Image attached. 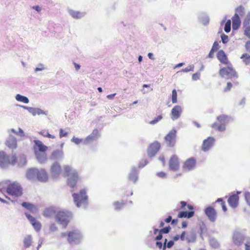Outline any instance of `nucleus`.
<instances>
[{"instance_id": "1", "label": "nucleus", "mask_w": 250, "mask_h": 250, "mask_svg": "<svg viewBox=\"0 0 250 250\" xmlns=\"http://www.w3.org/2000/svg\"><path fill=\"white\" fill-rule=\"evenodd\" d=\"M65 174L67 176V184L71 188H74L79 180V176L75 169H72L69 166H64Z\"/></svg>"}, {"instance_id": "2", "label": "nucleus", "mask_w": 250, "mask_h": 250, "mask_svg": "<svg viewBox=\"0 0 250 250\" xmlns=\"http://www.w3.org/2000/svg\"><path fill=\"white\" fill-rule=\"evenodd\" d=\"M230 118L225 115H221L217 117V122L212 124L211 127L220 132L225 131L226 125L230 121Z\"/></svg>"}, {"instance_id": "3", "label": "nucleus", "mask_w": 250, "mask_h": 250, "mask_svg": "<svg viewBox=\"0 0 250 250\" xmlns=\"http://www.w3.org/2000/svg\"><path fill=\"white\" fill-rule=\"evenodd\" d=\"M85 189H83L79 194L74 193L72 196L74 202L78 207L85 208L87 205V196Z\"/></svg>"}, {"instance_id": "4", "label": "nucleus", "mask_w": 250, "mask_h": 250, "mask_svg": "<svg viewBox=\"0 0 250 250\" xmlns=\"http://www.w3.org/2000/svg\"><path fill=\"white\" fill-rule=\"evenodd\" d=\"M72 217V213L66 210L58 211L56 214V221L65 228Z\"/></svg>"}, {"instance_id": "5", "label": "nucleus", "mask_w": 250, "mask_h": 250, "mask_svg": "<svg viewBox=\"0 0 250 250\" xmlns=\"http://www.w3.org/2000/svg\"><path fill=\"white\" fill-rule=\"evenodd\" d=\"M83 239V235L79 230L69 231L67 235V240L71 245H78Z\"/></svg>"}, {"instance_id": "6", "label": "nucleus", "mask_w": 250, "mask_h": 250, "mask_svg": "<svg viewBox=\"0 0 250 250\" xmlns=\"http://www.w3.org/2000/svg\"><path fill=\"white\" fill-rule=\"evenodd\" d=\"M16 161V156H7L4 151H0V167H6L9 164L15 165Z\"/></svg>"}, {"instance_id": "7", "label": "nucleus", "mask_w": 250, "mask_h": 250, "mask_svg": "<svg viewBox=\"0 0 250 250\" xmlns=\"http://www.w3.org/2000/svg\"><path fill=\"white\" fill-rule=\"evenodd\" d=\"M8 194L16 197L21 196L22 194V189L19 183L15 182L9 184L7 188Z\"/></svg>"}, {"instance_id": "8", "label": "nucleus", "mask_w": 250, "mask_h": 250, "mask_svg": "<svg viewBox=\"0 0 250 250\" xmlns=\"http://www.w3.org/2000/svg\"><path fill=\"white\" fill-rule=\"evenodd\" d=\"M219 74L222 78L227 79L237 77L236 71L230 66L221 68L220 70Z\"/></svg>"}, {"instance_id": "9", "label": "nucleus", "mask_w": 250, "mask_h": 250, "mask_svg": "<svg viewBox=\"0 0 250 250\" xmlns=\"http://www.w3.org/2000/svg\"><path fill=\"white\" fill-rule=\"evenodd\" d=\"M177 131L175 128L171 129L165 136V140L167 146H173L176 143Z\"/></svg>"}, {"instance_id": "10", "label": "nucleus", "mask_w": 250, "mask_h": 250, "mask_svg": "<svg viewBox=\"0 0 250 250\" xmlns=\"http://www.w3.org/2000/svg\"><path fill=\"white\" fill-rule=\"evenodd\" d=\"M245 239V235L240 231L235 230L233 232L232 241L235 245L240 246Z\"/></svg>"}, {"instance_id": "11", "label": "nucleus", "mask_w": 250, "mask_h": 250, "mask_svg": "<svg viewBox=\"0 0 250 250\" xmlns=\"http://www.w3.org/2000/svg\"><path fill=\"white\" fill-rule=\"evenodd\" d=\"M196 166V160L195 158L191 157L188 159L184 163L182 168L184 171L188 172L192 170Z\"/></svg>"}, {"instance_id": "12", "label": "nucleus", "mask_w": 250, "mask_h": 250, "mask_svg": "<svg viewBox=\"0 0 250 250\" xmlns=\"http://www.w3.org/2000/svg\"><path fill=\"white\" fill-rule=\"evenodd\" d=\"M20 107L27 110L29 113H30L33 116H35L36 115H45L47 114V111H44L40 108H34L31 107H28L22 105H18Z\"/></svg>"}, {"instance_id": "13", "label": "nucleus", "mask_w": 250, "mask_h": 250, "mask_svg": "<svg viewBox=\"0 0 250 250\" xmlns=\"http://www.w3.org/2000/svg\"><path fill=\"white\" fill-rule=\"evenodd\" d=\"M99 137L100 134L98 130L97 129H94L92 133L84 139V145H88L96 141Z\"/></svg>"}, {"instance_id": "14", "label": "nucleus", "mask_w": 250, "mask_h": 250, "mask_svg": "<svg viewBox=\"0 0 250 250\" xmlns=\"http://www.w3.org/2000/svg\"><path fill=\"white\" fill-rule=\"evenodd\" d=\"M169 168L174 171L179 169L180 165L178 157L176 155H172L169 161Z\"/></svg>"}, {"instance_id": "15", "label": "nucleus", "mask_w": 250, "mask_h": 250, "mask_svg": "<svg viewBox=\"0 0 250 250\" xmlns=\"http://www.w3.org/2000/svg\"><path fill=\"white\" fill-rule=\"evenodd\" d=\"M214 143V138L212 137H208L203 141L202 145V150L204 152L208 151L213 146Z\"/></svg>"}, {"instance_id": "16", "label": "nucleus", "mask_w": 250, "mask_h": 250, "mask_svg": "<svg viewBox=\"0 0 250 250\" xmlns=\"http://www.w3.org/2000/svg\"><path fill=\"white\" fill-rule=\"evenodd\" d=\"M205 213L210 222H214L215 221L217 213L213 208L211 206L207 207L205 209Z\"/></svg>"}, {"instance_id": "17", "label": "nucleus", "mask_w": 250, "mask_h": 250, "mask_svg": "<svg viewBox=\"0 0 250 250\" xmlns=\"http://www.w3.org/2000/svg\"><path fill=\"white\" fill-rule=\"evenodd\" d=\"M182 108L180 105H175L171 111V119L173 121L177 120L181 115Z\"/></svg>"}, {"instance_id": "18", "label": "nucleus", "mask_w": 250, "mask_h": 250, "mask_svg": "<svg viewBox=\"0 0 250 250\" xmlns=\"http://www.w3.org/2000/svg\"><path fill=\"white\" fill-rule=\"evenodd\" d=\"M61 172V167L58 162H55L51 167V174L53 178L58 177Z\"/></svg>"}, {"instance_id": "19", "label": "nucleus", "mask_w": 250, "mask_h": 250, "mask_svg": "<svg viewBox=\"0 0 250 250\" xmlns=\"http://www.w3.org/2000/svg\"><path fill=\"white\" fill-rule=\"evenodd\" d=\"M160 147V144L157 142L151 144L147 150L148 156L150 157L154 156L159 150Z\"/></svg>"}, {"instance_id": "20", "label": "nucleus", "mask_w": 250, "mask_h": 250, "mask_svg": "<svg viewBox=\"0 0 250 250\" xmlns=\"http://www.w3.org/2000/svg\"><path fill=\"white\" fill-rule=\"evenodd\" d=\"M37 173L36 180L43 183H45L48 181V174L45 169L42 168L38 169Z\"/></svg>"}, {"instance_id": "21", "label": "nucleus", "mask_w": 250, "mask_h": 250, "mask_svg": "<svg viewBox=\"0 0 250 250\" xmlns=\"http://www.w3.org/2000/svg\"><path fill=\"white\" fill-rule=\"evenodd\" d=\"M38 169L37 168H31L28 169L26 173V178L30 181L36 180L37 175L38 174Z\"/></svg>"}, {"instance_id": "22", "label": "nucleus", "mask_w": 250, "mask_h": 250, "mask_svg": "<svg viewBox=\"0 0 250 250\" xmlns=\"http://www.w3.org/2000/svg\"><path fill=\"white\" fill-rule=\"evenodd\" d=\"M6 145L10 148H16L17 146V140L16 138L14 136L9 134L6 141Z\"/></svg>"}, {"instance_id": "23", "label": "nucleus", "mask_w": 250, "mask_h": 250, "mask_svg": "<svg viewBox=\"0 0 250 250\" xmlns=\"http://www.w3.org/2000/svg\"><path fill=\"white\" fill-rule=\"evenodd\" d=\"M35 153L38 161L40 164L44 163L47 160V155L45 152H40L36 150L35 147Z\"/></svg>"}, {"instance_id": "24", "label": "nucleus", "mask_w": 250, "mask_h": 250, "mask_svg": "<svg viewBox=\"0 0 250 250\" xmlns=\"http://www.w3.org/2000/svg\"><path fill=\"white\" fill-rule=\"evenodd\" d=\"M68 13L74 19H79L83 17L86 13L84 12H80L79 11H75L71 9H68Z\"/></svg>"}, {"instance_id": "25", "label": "nucleus", "mask_w": 250, "mask_h": 250, "mask_svg": "<svg viewBox=\"0 0 250 250\" xmlns=\"http://www.w3.org/2000/svg\"><path fill=\"white\" fill-rule=\"evenodd\" d=\"M138 172L137 168L133 167L131 168V170L129 174V179L130 181H132L133 183H136L138 179Z\"/></svg>"}, {"instance_id": "26", "label": "nucleus", "mask_w": 250, "mask_h": 250, "mask_svg": "<svg viewBox=\"0 0 250 250\" xmlns=\"http://www.w3.org/2000/svg\"><path fill=\"white\" fill-rule=\"evenodd\" d=\"M58 211L55 207H50L44 210L43 215L46 217H51L55 215L56 216Z\"/></svg>"}, {"instance_id": "27", "label": "nucleus", "mask_w": 250, "mask_h": 250, "mask_svg": "<svg viewBox=\"0 0 250 250\" xmlns=\"http://www.w3.org/2000/svg\"><path fill=\"white\" fill-rule=\"evenodd\" d=\"M239 197L238 195L234 194L230 196L228 199V203L230 206L236 208L237 206Z\"/></svg>"}, {"instance_id": "28", "label": "nucleus", "mask_w": 250, "mask_h": 250, "mask_svg": "<svg viewBox=\"0 0 250 250\" xmlns=\"http://www.w3.org/2000/svg\"><path fill=\"white\" fill-rule=\"evenodd\" d=\"M23 246L25 249L29 248L33 243V237L31 235H26L23 239Z\"/></svg>"}, {"instance_id": "29", "label": "nucleus", "mask_w": 250, "mask_h": 250, "mask_svg": "<svg viewBox=\"0 0 250 250\" xmlns=\"http://www.w3.org/2000/svg\"><path fill=\"white\" fill-rule=\"evenodd\" d=\"M217 57L220 62L224 64H228V60L227 57L222 50H219L217 54Z\"/></svg>"}, {"instance_id": "30", "label": "nucleus", "mask_w": 250, "mask_h": 250, "mask_svg": "<svg viewBox=\"0 0 250 250\" xmlns=\"http://www.w3.org/2000/svg\"><path fill=\"white\" fill-rule=\"evenodd\" d=\"M232 28L233 30H237L240 25L241 21L239 16L234 14L232 18Z\"/></svg>"}, {"instance_id": "31", "label": "nucleus", "mask_w": 250, "mask_h": 250, "mask_svg": "<svg viewBox=\"0 0 250 250\" xmlns=\"http://www.w3.org/2000/svg\"><path fill=\"white\" fill-rule=\"evenodd\" d=\"M34 142L35 143V145L38 148V151H39L40 152H45V151L47 149V147L43 145V144L39 140H34Z\"/></svg>"}, {"instance_id": "32", "label": "nucleus", "mask_w": 250, "mask_h": 250, "mask_svg": "<svg viewBox=\"0 0 250 250\" xmlns=\"http://www.w3.org/2000/svg\"><path fill=\"white\" fill-rule=\"evenodd\" d=\"M22 206L29 211L35 212L37 210L36 208L32 204L24 202L21 204Z\"/></svg>"}, {"instance_id": "33", "label": "nucleus", "mask_w": 250, "mask_h": 250, "mask_svg": "<svg viewBox=\"0 0 250 250\" xmlns=\"http://www.w3.org/2000/svg\"><path fill=\"white\" fill-rule=\"evenodd\" d=\"M15 99L17 101L22 102L24 104H28L29 102V100L27 97L19 94L16 95Z\"/></svg>"}, {"instance_id": "34", "label": "nucleus", "mask_w": 250, "mask_h": 250, "mask_svg": "<svg viewBox=\"0 0 250 250\" xmlns=\"http://www.w3.org/2000/svg\"><path fill=\"white\" fill-rule=\"evenodd\" d=\"M63 157V152L62 151L57 150L53 151L52 153V158L53 159H61Z\"/></svg>"}, {"instance_id": "35", "label": "nucleus", "mask_w": 250, "mask_h": 250, "mask_svg": "<svg viewBox=\"0 0 250 250\" xmlns=\"http://www.w3.org/2000/svg\"><path fill=\"white\" fill-rule=\"evenodd\" d=\"M186 240L188 242H194L196 240V236L193 233H190L187 235Z\"/></svg>"}, {"instance_id": "36", "label": "nucleus", "mask_w": 250, "mask_h": 250, "mask_svg": "<svg viewBox=\"0 0 250 250\" xmlns=\"http://www.w3.org/2000/svg\"><path fill=\"white\" fill-rule=\"evenodd\" d=\"M240 58L241 59H243V62L246 65H248L250 63V56L248 54H247V53L243 54L241 56Z\"/></svg>"}, {"instance_id": "37", "label": "nucleus", "mask_w": 250, "mask_h": 250, "mask_svg": "<svg viewBox=\"0 0 250 250\" xmlns=\"http://www.w3.org/2000/svg\"><path fill=\"white\" fill-rule=\"evenodd\" d=\"M124 205L125 203H124L123 201L121 202H115L113 203V205L116 210H119L123 208Z\"/></svg>"}, {"instance_id": "38", "label": "nucleus", "mask_w": 250, "mask_h": 250, "mask_svg": "<svg viewBox=\"0 0 250 250\" xmlns=\"http://www.w3.org/2000/svg\"><path fill=\"white\" fill-rule=\"evenodd\" d=\"M71 141L77 145H78L80 144L84 145V139H80L79 138H77L75 136H73V138L71 139Z\"/></svg>"}, {"instance_id": "39", "label": "nucleus", "mask_w": 250, "mask_h": 250, "mask_svg": "<svg viewBox=\"0 0 250 250\" xmlns=\"http://www.w3.org/2000/svg\"><path fill=\"white\" fill-rule=\"evenodd\" d=\"M201 21L203 23V24L206 25L207 24L209 21V18L208 15L206 14H203L200 18Z\"/></svg>"}, {"instance_id": "40", "label": "nucleus", "mask_w": 250, "mask_h": 250, "mask_svg": "<svg viewBox=\"0 0 250 250\" xmlns=\"http://www.w3.org/2000/svg\"><path fill=\"white\" fill-rule=\"evenodd\" d=\"M167 242V239H166L165 240L164 245H163V250H165L167 247L168 248H171L174 245V242L172 240H170L169 242H168V243H167V244L166 245Z\"/></svg>"}, {"instance_id": "41", "label": "nucleus", "mask_w": 250, "mask_h": 250, "mask_svg": "<svg viewBox=\"0 0 250 250\" xmlns=\"http://www.w3.org/2000/svg\"><path fill=\"white\" fill-rule=\"evenodd\" d=\"M231 29V21L229 20L227 21L225 23L224 27V30L226 33H229L230 32Z\"/></svg>"}, {"instance_id": "42", "label": "nucleus", "mask_w": 250, "mask_h": 250, "mask_svg": "<svg viewBox=\"0 0 250 250\" xmlns=\"http://www.w3.org/2000/svg\"><path fill=\"white\" fill-rule=\"evenodd\" d=\"M33 227H34V229L37 231H39L41 229V223L36 220V221L34 222L33 223L31 224Z\"/></svg>"}, {"instance_id": "43", "label": "nucleus", "mask_w": 250, "mask_h": 250, "mask_svg": "<svg viewBox=\"0 0 250 250\" xmlns=\"http://www.w3.org/2000/svg\"><path fill=\"white\" fill-rule=\"evenodd\" d=\"M244 13V8L242 6H240L236 8L235 14H237V16L240 15H242Z\"/></svg>"}, {"instance_id": "44", "label": "nucleus", "mask_w": 250, "mask_h": 250, "mask_svg": "<svg viewBox=\"0 0 250 250\" xmlns=\"http://www.w3.org/2000/svg\"><path fill=\"white\" fill-rule=\"evenodd\" d=\"M177 93L176 89H173L172 91V103L175 104L177 103Z\"/></svg>"}, {"instance_id": "45", "label": "nucleus", "mask_w": 250, "mask_h": 250, "mask_svg": "<svg viewBox=\"0 0 250 250\" xmlns=\"http://www.w3.org/2000/svg\"><path fill=\"white\" fill-rule=\"evenodd\" d=\"M40 134L42 135L44 137H48L49 138L54 139L55 138V136L49 134L47 131H42L40 132Z\"/></svg>"}, {"instance_id": "46", "label": "nucleus", "mask_w": 250, "mask_h": 250, "mask_svg": "<svg viewBox=\"0 0 250 250\" xmlns=\"http://www.w3.org/2000/svg\"><path fill=\"white\" fill-rule=\"evenodd\" d=\"M194 65H190L188 66V67H186L184 69H182L180 72H188L189 71H193L194 70Z\"/></svg>"}, {"instance_id": "47", "label": "nucleus", "mask_w": 250, "mask_h": 250, "mask_svg": "<svg viewBox=\"0 0 250 250\" xmlns=\"http://www.w3.org/2000/svg\"><path fill=\"white\" fill-rule=\"evenodd\" d=\"M45 69L44 65L42 63H39L37 65V67L34 69V71L37 72L38 71H41Z\"/></svg>"}, {"instance_id": "48", "label": "nucleus", "mask_w": 250, "mask_h": 250, "mask_svg": "<svg viewBox=\"0 0 250 250\" xmlns=\"http://www.w3.org/2000/svg\"><path fill=\"white\" fill-rule=\"evenodd\" d=\"M163 118V117L162 115H159L156 118H155L154 120H152L149 122V124L151 125H155L156 123H157L159 121H161Z\"/></svg>"}, {"instance_id": "49", "label": "nucleus", "mask_w": 250, "mask_h": 250, "mask_svg": "<svg viewBox=\"0 0 250 250\" xmlns=\"http://www.w3.org/2000/svg\"><path fill=\"white\" fill-rule=\"evenodd\" d=\"M209 243L210 246L213 248H217L219 247V244L218 242L214 239H210Z\"/></svg>"}, {"instance_id": "50", "label": "nucleus", "mask_w": 250, "mask_h": 250, "mask_svg": "<svg viewBox=\"0 0 250 250\" xmlns=\"http://www.w3.org/2000/svg\"><path fill=\"white\" fill-rule=\"evenodd\" d=\"M26 163V160L25 155H22L20 158L19 165L21 166H23Z\"/></svg>"}, {"instance_id": "51", "label": "nucleus", "mask_w": 250, "mask_h": 250, "mask_svg": "<svg viewBox=\"0 0 250 250\" xmlns=\"http://www.w3.org/2000/svg\"><path fill=\"white\" fill-rule=\"evenodd\" d=\"M216 202H220V203H221V206H222V209H223V210L224 211H226L227 210V207H226V205H225V202H223V201L222 199H221V198H218V199L216 200Z\"/></svg>"}, {"instance_id": "52", "label": "nucleus", "mask_w": 250, "mask_h": 250, "mask_svg": "<svg viewBox=\"0 0 250 250\" xmlns=\"http://www.w3.org/2000/svg\"><path fill=\"white\" fill-rule=\"evenodd\" d=\"M25 215L27 218L28 220L30 221L31 224L33 223L34 222L36 221V219L34 217L32 216L30 214L27 213H25Z\"/></svg>"}, {"instance_id": "53", "label": "nucleus", "mask_w": 250, "mask_h": 250, "mask_svg": "<svg viewBox=\"0 0 250 250\" xmlns=\"http://www.w3.org/2000/svg\"><path fill=\"white\" fill-rule=\"evenodd\" d=\"M244 34L250 39V25L246 27L244 30Z\"/></svg>"}, {"instance_id": "54", "label": "nucleus", "mask_w": 250, "mask_h": 250, "mask_svg": "<svg viewBox=\"0 0 250 250\" xmlns=\"http://www.w3.org/2000/svg\"><path fill=\"white\" fill-rule=\"evenodd\" d=\"M221 40L224 44L227 43L229 41L228 36L224 34H222Z\"/></svg>"}, {"instance_id": "55", "label": "nucleus", "mask_w": 250, "mask_h": 250, "mask_svg": "<svg viewBox=\"0 0 250 250\" xmlns=\"http://www.w3.org/2000/svg\"><path fill=\"white\" fill-rule=\"evenodd\" d=\"M200 72H197L192 75V79L193 81H197L200 79Z\"/></svg>"}, {"instance_id": "56", "label": "nucleus", "mask_w": 250, "mask_h": 250, "mask_svg": "<svg viewBox=\"0 0 250 250\" xmlns=\"http://www.w3.org/2000/svg\"><path fill=\"white\" fill-rule=\"evenodd\" d=\"M245 198L249 206H250V192H247L245 193Z\"/></svg>"}, {"instance_id": "57", "label": "nucleus", "mask_w": 250, "mask_h": 250, "mask_svg": "<svg viewBox=\"0 0 250 250\" xmlns=\"http://www.w3.org/2000/svg\"><path fill=\"white\" fill-rule=\"evenodd\" d=\"M245 250H250V238H248L246 240V242L245 244Z\"/></svg>"}, {"instance_id": "58", "label": "nucleus", "mask_w": 250, "mask_h": 250, "mask_svg": "<svg viewBox=\"0 0 250 250\" xmlns=\"http://www.w3.org/2000/svg\"><path fill=\"white\" fill-rule=\"evenodd\" d=\"M170 229V227L169 226H168V227H165L164 228H163L162 229H161L160 231L162 233L167 234V233H168L169 232Z\"/></svg>"}, {"instance_id": "59", "label": "nucleus", "mask_w": 250, "mask_h": 250, "mask_svg": "<svg viewBox=\"0 0 250 250\" xmlns=\"http://www.w3.org/2000/svg\"><path fill=\"white\" fill-rule=\"evenodd\" d=\"M178 216L179 218H187V211L180 212Z\"/></svg>"}, {"instance_id": "60", "label": "nucleus", "mask_w": 250, "mask_h": 250, "mask_svg": "<svg viewBox=\"0 0 250 250\" xmlns=\"http://www.w3.org/2000/svg\"><path fill=\"white\" fill-rule=\"evenodd\" d=\"M148 163V162L146 160H142L140 161L139 164V167H145L147 164Z\"/></svg>"}, {"instance_id": "61", "label": "nucleus", "mask_w": 250, "mask_h": 250, "mask_svg": "<svg viewBox=\"0 0 250 250\" xmlns=\"http://www.w3.org/2000/svg\"><path fill=\"white\" fill-rule=\"evenodd\" d=\"M68 134L67 132H64L62 129H60V137L62 138L63 137H65Z\"/></svg>"}, {"instance_id": "62", "label": "nucleus", "mask_w": 250, "mask_h": 250, "mask_svg": "<svg viewBox=\"0 0 250 250\" xmlns=\"http://www.w3.org/2000/svg\"><path fill=\"white\" fill-rule=\"evenodd\" d=\"M219 48V44L217 42H215L213 44L211 49H213L215 51L218 50Z\"/></svg>"}, {"instance_id": "63", "label": "nucleus", "mask_w": 250, "mask_h": 250, "mask_svg": "<svg viewBox=\"0 0 250 250\" xmlns=\"http://www.w3.org/2000/svg\"><path fill=\"white\" fill-rule=\"evenodd\" d=\"M156 175L160 178H165L166 177V173L164 172H158Z\"/></svg>"}, {"instance_id": "64", "label": "nucleus", "mask_w": 250, "mask_h": 250, "mask_svg": "<svg viewBox=\"0 0 250 250\" xmlns=\"http://www.w3.org/2000/svg\"><path fill=\"white\" fill-rule=\"evenodd\" d=\"M245 48L247 51L250 53V41L246 42L245 44Z\"/></svg>"}]
</instances>
